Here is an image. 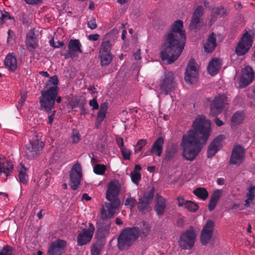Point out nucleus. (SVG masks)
I'll list each match as a JSON object with an SVG mask.
<instances>
[{
	"label": "nucleus",
	"instance_id": "4c0bfd02",
	"mask_svg": "<svg viewBox=\"0 0 255 255\" xmlns=\"http://www.w3.org/2000/svg\"><path fill=\"white\" fill-rule=\"evenodd\" d=\"M137 204V201L135 198L131 197L130 194H128V196L125 200V205L132 210Z\"/></svg>",
	"mask_w": 255,
	"mask_h": 255
},
{
	"label": "nucleus",
	"instance_id": "393cba45",
	"mask_svg": "<svg viewBox=\"0 0 255 255\" xmlns=\"http://www.w3.org/2000/svg\"><path fill=\"white\" fill-rule=\"evenodd\" d=\"M164 139L162 137H159L154 142L150 152L152 155L160 156L162 153Z\"/></svg>",
	"mask_w": 255,
	"mask_h": 255
},
{
	"label": "nucleus",
	"instance_id": "a211bd4d",
	"mask_svg": "<svg viewBox=\"0 0 255 255\" xmlns=\"http://www.w3.org/2000/svg\"><path fill=\"white\" fill-rule=\"evenodd\" d=\"M81 47L82 45L79 40L71 39L69 42L66 57L72 58L77 57L78 53H82Z\"/></svg>",
	"mask_w": 255,
	"mask_h": 255
},
{
	"label": "nucleus",
	"instance_id": "37998d69",
	"mask_svg": "<svg viewBox=\"0 0 255 255\" xmlns=\"http://www.w3.org/2000/svg\"><path fill=\"white\" fill-rule=\"evenodd\" d=\"M146 144V140L145 139L139 140L135 146L134 152L136 153L140 151Z\"/></svg>",
	"mask_w": 255,
	"mask_h": 255
},
{
	"label": "nucleus",
	"instance_id": "ea45409f",
	"mask_svg": "<svg viewBox=\"0 0 255 255\" xmlns=\"http://www.w3.org/2000/svg\"><path fill=\"white\" fill-rule=\"evenodd\" d=\"M106 169V167L103 164H97L93 168L94 173L98 175H103Z\"/></svg>",
	"mask_w": 255,
	"mask_h": 255
},
{
	"label": "nucleus",
	"instance_id": "a18cd8bd",
	"mask_svg": "<svg viewBox=\"0 0 255 255\" xmlns=\"http://www.w3.org/2000/svg\"><path fill=\"white\" fill-rule=\"evenodd\" d=\"M11 19V17L8 12L3 11L1 12V15L0 17V24L6 22L8 20Z\"/></svg>",
	"mask_w": 255,
	"mask_h": 255
},
{
	"label": "nucleus",
	"instance_id": "e433bc0d",
	"mask_svg": "<svg viewBox=\"0 0 255 255\" xmlns=\"http://www.w3.org/2000/svg\"><path fill=\"white\" fill-rule=\"evenodd\" d=\"M112 44L109 40L102 42L100 49L99 53H111Z\"/></svg>",
	"mask_w": 255,
	"mask_h": 255
},
{
	"label": "nucleus",
	"instance_id": "338daca9",
	"mask_svg": "<svg viewBox=\"0 0 255 255\" xmlns=\"http://www.w3.org/2000/svg\"><path fill=\"white\" fill-rule=\"evenodd\" d=\"M215 122L216 125L218 127L222 126L224 124V123L217 118L215 119Z\"/></svg>",
	"mask_w": 255,
	"mask_h": 255
},
{
	"label": "nucleus",
	"instance_id": "bb28decb",
	"mask_svg": "<svg viewBox=\"0 0 255 255\" xmlns=\"http://www.w3.org/2000/svg\"><path fill=\"white\" fill-rule=\"evenodd\" d=\"M4 65L8 69L11 71H15L17 67V60L13 53L8 54L4 60Z\"/></svg>",
	"mask_w": 255,
	"mask_h": 255
},
{
	"label": "nucleus",
	"instance_id": "423d86ee",
	"mask_svg": "<svg viewBox=\"0 0 255 255\" xmlns=\"http://www.w3.org/2000/svg\"><path fill=\"white\" fill-rule=\"evenodd\" d=\"M175 86L173 73L171 72H166L162 76L157 88L158 94L167 95L174 89Z\"/></svg>",
	"mask_w": 255,
	"mask_h": 255
},
{
	"label": "nucleus",
	"instance_id": "680f3d73",
	"mask_svg": "<svg viewBox=\"0 0 255 255\" xmlns=\"http://www.w3.org/2000/svg\"><path fill=\"white\" fill-rule=\"evenodd\" d=\"M247 198L245 200V206L248 207L250 206V204L252 203L254 199L251 198V197H247Z\"/></svg>",
	"mask_w": 255,
	"mask_h": 255
},
{
	"label": "nucleus",
	"instance_id": "4be33fe9",
	"mask_svg": "<svg viewBox=\"0 0 255 255\" xmlns=\"http://www.w3.org/2000/svg\"><path fill=\"white\" fill-rule=\"evenodd\" d=\"M27 49L31 52L34 51L38 47V39L34 30H30L27 34L25 41Z\"/></svg>",
	"mask_w": 255,
	"mask_h": 255
},
{
	"label": "nucleus",
	"instance_id": "c03bdc74",
	"mask_svg": "<svg viewBox=\"0 0 255 255\" xmlns=\"http://www.w3.org/2000/svg\"><path fill=\"white\" fill-rule=\"evenodd\" d=\"M120 150L124 159L128 160L130 159L131 151L129 149H128L126 146H125L120 149Z\"/></svg>",
	"mask_w": 255,
	"mask_h": 255
},
{
	"label": "nucleus",
	"instance_id": "473e14b6",
	"mask_svg": "<svg viewBox=\"0 0 255 255\" xmlns=\"http://www.w3.org/2000/svg\"><path fill=\"white\" fill-rule=\"evenodd\" d=\"M18 177L19 180L23 183H26L28 180V175L26 173V168L24 165L20 163L19 165V174Z\"/></svg>",
	"mask_w": 255,
	"mask_h": 255
},
{
	"label": "nucleus",
	"instance_id": "c9c22d12",
	"mask_svg": "<svg viewBox=\"0 0 255 255\" xmlns=\"http://www.w3.org/2000/svg\"><path fill=\"white\" fill-rule=\"evenodd\" d=\"M149 204L150 203L140 198L137 206L138 211L142 213L149 211L150 210L149 207Z\"/></svg>",
	"mask_w": 255,
	"mask_h": 255
},
{
	"label": "nucleus",
	"instance_id": "09e8293b",
	"mask_svg": "<svg viewBox=\"0 0 255 255\" xmlns=\"http://www.w3.org/2000/svg\"><path fill=\"white\" fill-rule=\"evenodd\" d=\"M71 137L72 139V142L73 143H77L80 141L81 139V135L78 131L73 130L71 134Z\"/></svg>",
	"mask_w": 255,
	"mask_h": 255
},
{
	"label": "nucleus",
	"instance_id": "5701e85b",
	"mask_svg": "<svg viewBox=\"0 0 255 255\" xmlns=\"http://www.w3.org/2000/svg\"><path fill=\"white\" fill-rule=\"evenodd\" d=\"M12 163L6 159L5 157L0 155V173L3 174L6 177L10 175L12 171Z\"/></svg>",
	"mask_w": 255,
	"mask_h": 255
},
{
	"label": "nucleus",
	"instance_id": "412c9836",
	"mask_svg": "<svg viewBox=\"0 0 255 255\" xmlns=\"http://www.w3.org/2000/svg\"><path fill=\"white\" fill-rule=\"evenodd\" d=\"M224 138L223 135H219L215 138L208 146L207 157H212L222 147V141Z\"/></svg>",
	"mask_w": 255,
	"mask_h": 255
},
{
	"label": "nucleus",
	"instance_id": "49530a36",
	"mask_svg": "<svg viewBox=\"0 0 255 255\" xmlns=\"http://www.w3.org/2000/svg\"><path fill=\"white\" fill-rule=\"evenodd\" d=\"M102 247L98 244L94 245L91 248V255H100Z\"/></svg>",
	"mask_w": 255,
	"mask_h": 255
},
{
	"label": "nucleus",
	"instance_id": "f3484780",
	"mask_svg": "<svg viewBox=\"0 0 255 255\" xmlns=\"http://www.w3.org/2000/svg\"><path fill=\"white\" fill-rule=\"evenodd\" d=\"M204 13V8L202 6H198L194 11L190 23L189 28L190 30H195L200 26L202 22V16Z\"/></svg>",
	"mask_w": 255,
	"mask_h": 255
},
{
	"label": "nucleus",
	"instance_id": "72a5a7b5",
	"mask_svg": "<svg viewBox=\"0 0 255 255\" xmlns=\"http://www.w3.org/2000/svg\"><path fill=\"white\" fill-rule=\"evenodd\" d=\"M193 193L198 198L203 200H206L209 196L208 191L203 187H199L196 188L193 191Z\"/></svg>",
	"mask_w": 255,
	"mask_h": 255
},
{
	"label": "nucleus",
	"instance_id": "b1692460",
	"mask_svg": "<svg viewBox=\"0 0 255 255\" xmlns=\"http://www.w3.org/2000/svg\"><path fill=\"white\" fill-rule=\"evenodd\" d=\"M216 36V34L212 33L203 43L204 51L206 53H211L215 50L217 46Z\"/></svg>",
	"mask_w": 255,
	"mask_h": 255
},
{
	"label": "nucleus",
	"instance_id": "5fc2aeb1",
	"mask_svg": "<svg viewBox=\"0 0 255 255\" xmlns=\"http://www.w3.org/2000/svg\"><path fill=\"white\" fill-rule=\"evenodd\" d=\"M89 105L92 107L93 110H98L99 108V105L95 99H93L89 101Z\"/></svg>",
	"mask_w": 255,
	"mask_h": 255
},
{
	"label": "nucleus",
	"instance_id": "864d4df0",
	"mask_svg": "<svg viewBox=\"0 0 255 255\" xmlns=\"http://www.w3.org/2000/svg\"><path fill=\"white\" fill-rule=\"evenodd\" d=\"M247 197L254 199L255 197V187L252 186L249 189L248 192L247 193Z\"/></svg>",
	"mask_w": 255,
	"mask_h": 255
},
{
	"label": "nucleus",
	"instance_id": "774afa93",
	"mask_svg": "<svg viewBox=\"0 0 255 255\" xmlns=\"http://www.w3.org/2000/svg\"><path fill=\"white\" fill-rule=\"evenodd\" d=\"M26 99V96L25 95H23L21 96V98L19 101V103L20 104L21 106L22 105L24 101H25Z\"/></svg>",
	"mask_w": 255,
	"mask_h": 255
},
{
	"label": "nucleus",
	"instance_id": "a19ab883",
	"mask_svg": "<svg viewBox=\"0 0 255 255\" xmlns=\"http://www.w3.org/2000/svg\"><path fill=\"white\" fill-rule=\"evenodd\" d=\"M184 207L190 211L193 212L196 211L198 209V206L197 204L189 201H186Z\"/></svg>",
	"mask_w": 255,
	"mask_h": 255
},
{
	"label": "nucleus",
	"instance_id": "20e7f679",
	"mask_svg": "<svg viewBox=\"0 0 255 255\" xmlns=\"http://www.w3.org/2000/svg\"><path fill=\"white\" fill-rule=\"evenodd\" d=\"M44 146L41 134L35 133L32 139L26 145L25 156L29 159L34 158L40 155Z\"/></svg>",
	"mask_w": 255,
	"mask_h": 255
},
{
	"label": "nucleus",
	"instance_id": "cd10ccee",
	"mask_svg": "<svg viewBox=\"0 0 255 255\" xmlns=\"http://www.w3.org/2000/svg\"><path fill=\"white\" fill-rule=\"evenodd\" d=\"M245 115L243 111H237L235 113L231 119V125L235 126L241 124L244 120Z\"/></svg>",
	"mask_w": 255,
	"mask_h": 255
},
{
	"label": "nucleus",
	"instance_id": "0e129e2a",
	"mask_svg": "<svg viewBox=\"0 0 255 255\" xmlns=\"http://www.w3.org/2000/svg\"><path fill=\"white\" fill-rule=\"evenodd\" d=\"M134 58L135 60H139L141 58L140 57V50L138 49L136 52L133 54Z\"/></svg>",
	"mask_w": 255,
	"mask_h": 255
},
{
	"label": "nucleus",
	"instance_id": "6ab92c4d",
	"mask_svg": "<svg viewBox=\"0 0 255 255\" xmlns=\"http://www.w3.org/2000/svg\"><path fill=\"white\" fill-rule=\"evenodd\" d=\"M66 242L62 240H57L50 245L48 253L49 255H61L65 250Z\"/></svg>",
	"mask_w": 255,
	"mask_h": 255
},
{
	"label": "nucleus",
	"instance_id": "4468645a",
	"mask_svg": "<svg viewBox=\"0 0 255 255\" xmlns=\"http://www.w3.org/2000/svg\"><path fill=\"white\" fill-rule=\"evenodd\" d=\"M198 75V65L194 61L191 60L188 63L185 74L186 82L192 84L197 81Z\"/></svg>",
	"mask_w": 255,
	"mask_h": 255
},
{
	"label": "nucleus",
	"instance_id": "0eeeda50",
	"mask_svg": "<svg viewBox=\"0 0 255 255\" xmlns=\"http://www.w3.org/2000/svg\"><path fill=\"white\" fill-rule=\"evenodd\" d=\"M123 190L122 185L116 180L110 181L107 184V189L105 192L106 199L107 200H118L120 192Z\"/></svg>",
	"mask_w": 255,
	"mask_h": 255
},
{
	"label": "nucleus",
	"instance_id": "de8ad7c7",
	"mask_svg": "<svg viewBox=\"0 0 255 255\" xmlns=\"http://www.w3.org/2000/svg\"><path fill=\"white\" fill-rule=\"evenodd\" d=\"M0 255H13V250L11 247L6 246L0 252Z\"/></svg>",
	"mask_w": 255,
	"mask_h": 255
},
{
	"label": "nucleus",
	"instance_id": "f257e3e1",
	"mask_svg": "<svg viewBox=\"0 0 255 255\" xmlns=\"http://www.w3.org/2000/svg\"><path fill=\"white\" fill-rule=\"evenodd\" d=\"M210 123L204 116H198L193 123V129L184 134L180 143L183 157L193 160L204 145L210 135Z\"/></svg>",
	"mask_w": 255,
	"mask_h": 255
},
{
	"label": "nucleus",
	"instance_id": "7c9ffc66",
	"mask_svg": "<svg viewBox=\"0 0 255 255\" xmlns=\"http://www.w3.org/2000/svg\"><path fill=\"white\" fill-rule=\"evenodd\" d=\"M108 107V105L107 103H103L100 105V110L97 118V121L100 123H101L106 117Z\"/></svg>",
	"mask_w": 255,
	"mask_h": 255
},
{
	"label": "nucleus",
	"instance_id": "79ce46f5",
	"mask_svg": "<svg viewBox=\"0 0 255 255\" xmlns=\"http://www.w3.org/2000/svg\"><path fill=\"white\" fill-rule=\"evenodd\" d=\"M223 10V8H220L219 7H215L213 8L211 16L212 17L211 19V22H214L216 19L218 15H219L221 11Z\"/></svg>",
	"mask_w": 255,
	"mask_h": 255
},
{
	"label": "nucleus",
	"instance_id": "ddd939ff",
	"mask_svg": "<svg viewBox=\"0 0 255 255\" xmlns=\"http://www.w3.org/2000/svg\"><path fill=\"white\" fill-rule=\"evenodd\" d=\"M95 230L94 226L89 224L88 229H85L77 236V245L82 246L89 243L93 237Z\"/></svg>",
	"mask_w": 255,
	"mask_h": 255
},
{
	"label": "nucleus",
	"instance_id": "9d476101",
	"mask_svg": "<svg viewBox=\"0 0 255 255\" xmlns=\"http://www.w3.org/2000/svg\"><path fill=\"white\" fill-rule=\"evenodd\" d=\"M253 42L251 34L246 32L241 38L236 47V53L239 56L246 54L251 48Z\"/></svg>",
	"mask_w": 255,
	"mask_h": 255
},
{
	"label": "nucleus",
	"instance_id": "603ef678",
	"mask_svg": "<svg viewBox=\"0 0 255 255\" xmlns=\"http://www.w3.org/2000/svg\"><path fill=\"white\" fill-rule=\"evenodd\" d=\"M88 27L91 29H94L97 28V25L95 18H92L89 20L87 23Z\"/></svg>",
	"mask_w": 255,
	"mask_h": 255
},
{
	"label": "nucleus",
	"instance_id": "6e6d98bb",
	"mask_svg": "<svg viewBox=\"0 0 255 255\" xmlns=\"http://www.w3.org/2000/svg\"><path fill=\"white\" fill-rule=\"evenodd\" d=\"M217 201L210 199V202L208 205L209 210L210 211H212V210H214V209L215 208L217 205Z\"/></svg>",
	"mask_w": 255,
	"mask_h": 255
},
{
	"label": "nucleus",
	"instance_id": "f704fd0d",
	"mask_svg": "<svg viewBox=\"0 0 255 255\" xmlns=\"http://www.w3.org/2000/svg\"><path fill=\"white\" fill-rule=\"evenodd\" d=\"M99 57L102 66L109 65L113 59V56L111 53H99Z\"/></svg>",
	"mask_w": 255,
	"mask_h": 255
},
{
	"label": "nucleus",
	"instance_id": "c85d7f7f",
	"mask_svg": "<svg viewBox=\"0 0 255 255\" xmlns=\"http://www.w3.org/2000/svg\"><path fill=\"white\" fill-rule=\"evenodd\" d=\"M165 200L161 196L157 198V203L155 206L154 209L156 214L160 216L162 215L165 208Z\"/></svg>",
	"mask_w": 255,
	"mask_h": 255
},
{
	"label": "nucleus",
	"instance_id": "1a4fd4ad",
	"mask_svg": "<svg viewBox=\"0 0 255 255\" xmlns=\"http://www.w3.org/2000/svg\"><path fill=\"white\" fill-rule=\"evenodd\" d=\"M227 104V98L224 95H218L215 97L210 106V114L212 116H217L223 111Z\"/></svg>",
	"mask_w": 255,
	"mask_h": 255
},
{
	"label": "nucleus",
	"instance_id": "f03ea898",
	"mask_svg": "<svg viewBox=\"0 0 255 255\" xmlns=\"http://www.w3.org/2000/svg\"><path fill=\"white\" fill-rule=\"evenodd\" d=\"M185 41L183 22L180 20H176L172 24L170 32L162 46L160 52L162 60L168 64L173 63L182 52Z\"/></svg>",
	"mask_w": 255,
	"mask_h": 255
},
{
	"label": "nucleus",
	"instance_id": "69168bd1",
	"mask_svg": "<svg viewBox=\"0 0 255 255\" xmlns=\"http://www.w3.org/2000/svg\"><path fill=\"white\" fill-rule=\"evenodd\" d=\"M174 156V153L171 152H168L166 154L165 158L167 160H169L170 159L173 158Z\"/></svg>",
	"mask_w": 255,
	"mask_h": 255
},
{
	"label": "nucleus",
	"instance_id": "e2e57ef3",
	"mask_svg": "<svg viewBox=\"0 0 255 255\" xmlns=\"http://www.w3.org/2000/svg\"><path fill=\"white\" fill-rule=\"evenodd\" d=\"M149 231V227L147 224L145 225V228L142 230L141 233L144 236H146Z\"/></svg>",
	"mask_w": 255,
	"mask_h": 255
},
{
	"label": "nucleus",
	"instance_id": "13d9d810",
	"mask_svg": "<svg viewBox=\"0 0 255 255\" xmlns=\"http://www.w3.org/2000/svg\"><path fill=\"white\" fill-rule=\"evenodd\" d=\"M116 142L119 146V147L120 149L122 148L123 147H125L123 139L122 137H118L116 138Z\"/></svg>",
	"mask_w": 255,
	"mask_h": 255
},
{
	"label": "nucleus",
	"instance_id": "c756f323",
	"mask_svg": "<svg viewBox=\"0 0 255 255\" xmlns=\"http://www.w3.org/2000/svg\"><path fill=\"white\" fill-rule=\"evenodd\" d=\"M110 228V223H107L106 224H103L99 226L97 229L96 235L100 238L105 237L108 235Z\"/></svg>",
	"mask_w": 255,
	"mask_h": 255
},
{
	"label": "nucleus",
	"instance_id": "2eb2a0df",
	"mask_svg": "<svg viewBox=\"0 0 255 255\" xmlns=\"http://www.w3.org/2000/svg\"><path fill=\"white\" fill-rule=\"evenodd\" d=\"M214 228V222L212 220H208L203 227L201 234L200 241L203 245H207L210 241Z\"/></svg>",
	"mask_w": 255,
	"mask_h": 255
},
{
	"label": "nucleus",
	"instance_id": "dca6fc26",
	"mask_svg": "<svg viewBox=\"0 0 255 255\" xmlns=\"http://www.w3.org/2000/svg\"><path fill=\"white\" fill-rule=\"evenodd\" d=\"M245 159V151L240 145H236L233 149L230 162L231 164L239 165Z\"/></svg>",
	"mask_w": 255,
	"mask_h": 255
},
{
	"label": "nucleus",
	"instance_id": "58836bf2",
	"mask_svg": "<svg viewBox=\"0 0 255 255\" xmlns=\"http://www.w3.org/2000/svg\"><path fill=\"white\" fill-rule=\"evenodd\" d=\"M154 192V188H151L148 192L143 194V196L140 198V199H142L150 203L153 197Z\"/></svg>",
	"mask_w": 255,
	"mask_h": 255
},
{
	"label": "nucleus",
	"instance_id": "2f4dec72",
	"mask_svg": "<svg viewBox=\"0 0 255 255\" xmlns=\"http://www.w3.org/2000/svg\"><path fill=\"white\" fill-rule=\"evenodd\" d=\"M50 180V175L48 173H44L38 181V185L41 188H45L49 185Z\"/></svg>",
	"mask_w": 255,
	"mask_h": 255
},
{
	"label": "nucleus",
	"instance_id": "8fccbe9b",
	"mask_svg": "<svg viewBox=\"0 0 255 255\" xmlns=\"http://www.w3.org/2000/svg\"><path fill=\"white\" fill-rule=\"evenodd\" d=\"M131 178L135 183H137L141 178V175L136 171H133L131 172Z\"/></svg>",
	"mask_w": 255,
	"mask_h": 255
},
{
	"label": "nucleus",
	"instance_id": "6e6552de",
	"mask_svg": "<svg viewBox=\"0 0 255 255\" xmlns=\"http://www.w3.org/2000/svg\"><path fill=\"white\" fill-rule=\"evenodd\" d=\"M196 234L193 228L187 230L180 237L178 241L179 246L183 249H191L195 243Z\"/></svg>",
	"mask_w": 255,
	"mask_h": 255
},
{
	"label": "nucleus",
	"instance_id": "4d7b16f0",
	"mask_svg": "<svg viewBox=\"0 0 255 255\" xmlns=\"http://www.w3.org/2000/svg\"><path fill=\"white\" fill-rule=\"evenodd\" d=\"M26 3L30 5L38 4L41 2L42 0H23Z\"/></svg>",
	"mask_w": 255,
	"mask_h": 255
},
{
	"label": "nucleus",
	"instance_id": "9b49d317",
	"mask_svg": "<svg viewBox=\"0 0 255 255\" xmlns=\"http://www.w3.org/2000/svg\"><path fill=\"white\" fill-rule=\"evenodd\" d=\"M109 202H105L101 212V218L103 219L111 218L118 210L121 201L118 200H108Z\"/></svg>",
	"mask_w": 255,
	"mask_h": 255
},
{
	"label": "nucleus",
	"instance_id": "39448f33",
	"mask_svg": "<svg viewBox=\"0 0 255 255\" xmlns=\"http://www.w3.org/2000/svg\"><path fill=\"white\" fill-rule=\"evenodd\" d=\"M140 231L137 227L125 230L118 238L119 248L122 250L128 249L138 237Z\"/></svg>",
	"mask_w": 255,
	"mask_h": 255
},
{
	"label": "nucleus",
	"instance_id": "f8f14e48",
	"mask_svg": "<svg viewBox=\"0 0 255 255\" xmlns=\"http://www.w3.org/2000/svg\"><path fill=\"white\" fill-rule=\"evenodd\" d=\"M82 176V168L80 163L75 164L70 172V186L73 190L78 188Z\"/></svg>",
	"mask_w": 255,
	"mask_h": 255
},
{
	"label": "nucleus",
	"instance_id": "a878e982",
	"mask_svg": "<svg viewBox=\"0 0 255 255\" xmlns=\"http://www.w3.org/2000/svg\"><path fill=\"white\" fill-rule=\"evenodd\" d=\"M222 65L221 60L219 58H213L209 62L208 66L209 73L214 76L218 73Z\"/></svg>",
	"mask_w": 255,
	"mask_h": 255
},
{
	"label": "nucleus",
	"instance_id": "aec40b11",
	"mask_svg": "<svg viewBox=\"0 0 255 255\" xmlns=\"http://www.w3.org/2000/svg\"><path fill=\"white\" fill-rule=\"evenodd\" d=\"M242 76L240 80V86L243 88L247 86L253 81L254 73L252 68L249 66H246L242 72Z\"/></svg>",
	"mask_w": 255,
	"mask_h": 255
},
{
	"label": "nucleus",
	"instance_id": "052dcab7",
	"mask_svg": "<svg viewBox=\"0 0 255 255\" xmlns=\"http://www.w3.org/2000/svg\"><path fill=\"white\" fill-rule=\"evenodd\" d=\"M185 200L183 197H179L178 198V205L179 206H185Z\"/></svg>",
	"mask_w": 255,
	"mask_h": 255
},
{
	"label": "nucleus",
	"instance_id": "bf43d9fd",
	"mask_svg": "<svg viewBox=\"0 0 255 255\" xmlns=\"http://www.w3.org/2000/svg\"><path fill=\"white\" fill-rule=\"evenodd\" d=\"M100 37V35L98 34H92L88 36V39L91 41H96Z\"/></svg>",
	"mask_w": 255,
	"mask_h": 255
},
{
	"label": "nucleus",
	"instance_id": "7ed1b4c3",
	"mask_svg": "<svg viewBox=\"0 0 255 255\" xmlns=\"http://www.w3.org/2000/svg\"><path fill=\"white\" fill-rule=\"evenodd\" d=\"M58 83V79L56 76L50 77L46 82L45 86L46 90L42 92L41 97L40 98L39 103L41 107L47 112H52V114L48 117L49 124L52 123L56 113V110H53V109L55 105V98L59 91Z\"/></svg>",
	"mask_w": 255,
	"mask_h": 255
},
{
	"label": "nucleus",
	"instance_id": "3c124183",
	"mask_svg": "<svg viewBox=\"0 0 255 255\" xmlns=\"http://www.w3.org/2000/svg\"><path fill=\"white\" fill-rule=\"evenodd\" d=\"M222 194V190L217 189L215 190L211 196V198L216 201H218Z\"/></svg>",
	"mask_w": 255,
	"mask_h": 255
}]
</instances>
